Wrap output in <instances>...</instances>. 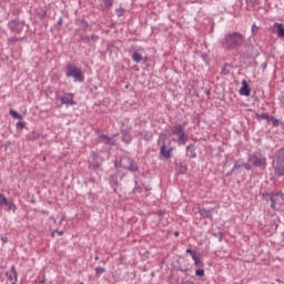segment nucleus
<instances>
[{
    "label": "nucleus",
    "mask_w": 284,
    "mask_h": 284,
    "mask_svg": "<svg viewBox=\"0 0 284 284\" xmlns=\"http://www.w3.org/2000/svg\"><path fill=\"white\" fill-rule=\"evenodd\" d=\"M242 168H243V163H239V161H235L233 165V172H241Z\"/></svg>",
    "instance_id": "obj_27"
},
{
    "label": "nucleus",
    "mask_w": 284,
    "mask_h": 284,
    "mask_svg": "<svg viewBox=\"0 0 284 284\" xmlns=\"http://www.w3.org/2000/svg\"><path fill=\"white\" fill-rule=\"evenodd\" d=\"M262 68L265 70L267 68V63H263Z\"/></svg>",
    "instance_id": "obj_52"
},
{
    "label": "nucleus",
    "mask_w": 284,
    "mask_h": 284,
    "mask_svg": "<svg viewBox=\"0 0 284 284\" xmlns=\"http://www.w3.org/2000/svg\"><path fill=\"white\" fill-rule=\"evenodd\" d=\"M2 243H8V237H1Z\"/></svg>",
    "instance_id": "obj_49"
},
{
    "label": "nucleus",
    "mask_w": 284,
    "mask_h": 284,
    "mask_svg": "<svg viewBox=\"0 0 284 284\" xmlns=\"http://www.w3.org/2000/svg\"><path fill=\"white\" fill-rule=\"evenodd\" d=\"M248 161H251L255 168H266L267 165V159L262 154H250Z\"/></svg>",
    "instance_id": "obj_7"
},
{
    "label": "nucleus",
    "mask_w": 284,
    "mask_h": 284,
    "mask_svg": "<svg viewBox=\"0 0 284 284\" xmlns=\"http://www.w3.org/2000/svg\"><path fill=\"white\" fill-rule=\"evenodd\" d=\"M17 130H22L26 128V121H22V119H19V121L16 124Z\"/></svg>",
    "instance_id": "obj_28"
},
{
    "label": "nucleus",
    "mask_w": 284,
    "mask_h": 284,
    "mask_svg": "<svg viewBox=\"0 0 284 284\" xmlns=\"http://www.w3.org/2000/svg\"><path fill=\"white\" fill-rule=\"evenodd\" d=\"M195 274L196 276H204L205 274L204 266H202V268H196Z\"/></svg>",
    "instance_id": "obj_36"
},
{
    "label": "nucleus",
    "mask_w": 284,
    "mask_h": 284,
    "mask_svg": "<svg viewBox=\"0 0 284 284\" xmlns=\"http://www.w3.org/2000/svg\"><path fill=\"white\" fill-rule=\"evenodd\" d=\"M114 165L115 168H124V170H129L130 172H139L138 163H134L133 159L128 155H122L120 159H115Z\"/></svg>",
    "instance_id": "obj_2"
},
{
    "label": "nucleus",
    "mask_w": 284,
    "mask_h": 284,
    "mask_svg": "<svg viewBox=\"0 0 284 284\" xmlns=\"http://www.w3.org/2000/svg\"><path fill=\"white\" fill-rule=\"evenodd\" d=\"M115 14H118V17H123V14H125L124 8H118L115 10Z\"/></svg>",
    "instance_id": "obj_34"
},
{
    "label": "nucleus",
    "mask_w": 284,
    "mask_h": 284,
    "mask_svg": "<svg viewBox=\"0 0 284 284\" xmlns=\"http://www.w3.org/2000/svg\"><path fill=\"white\" fill-rule=\"evenodd\" d=\"M202 59H203L204 63H206V65H210V61H211L210 54H207L206 52H203Z\"/></svg>",
    "instance_id": "obj_29"
},
{
    "label": "nucleus",
    "mask_w": 284,
    "mask_h": 284,
    "mask_svg": "<svg viewBox=\"0 0 284 284\" xmlns=\"http://www.w3.org/2000/svg\"><path fill=\"white\" fill-rule=\"evenodd\" d=\"M277 153H278V158H280L282 165H284V148H280L277 150Z\"/></svg>",
    "instance_id": "obj_26"
},
{
    "label": "nucleus",
    "mask_w": 284,
    "mask_h": 284,
    "mask_svg": "<svg viewBox=\"0 0 284 284\" xmlns=\"http://www.w3.org/2000/svg\"><path fill=\"white\" fill-rule=\"evenodd\" d=\"M87 40L89 41V38H87V37L81 38V41H87Z\"/></svg>",
    "instance_id": "obj_51"
},
{
    "label": "nucleus",
    "mask_w": 284,
    "mask_h": 284,
    "mask_svg": "<svg viewBox=\"0 0 284 284\" xmlns=\"http://www.w3.org/2000/svg\"><path fill=\"white\" fill-rule=\"evenodd\" d=\"M199 213L203 219H213V210L211 207H199Z\"/></svg>",
    "instance_id": "obj_14"
},
{
    "label": "nucleus",
    "mask_w": 284,
    "mask_h": 284,
    "mask_svg": "<svg viewBox=\"0 0 284 284\" xmlns=\"http://www.w3.org/2000/svg\"><path fill=\"white\" fill-rule=\"evenodd\" d=\"M234 173V168H232L231 170H229V172H226L227 176H231Z\"/></svg>",
    "instance_id": "obj_47"
},
{
    "label": "nucleus",
    "mask_w": 284,
    "mask_h": 284,
    "mask_svg": "<svg viewBox=\"0 0 284 284\" xmlns=\"http://www.w3.org/2000/svg\"><path fill=\"white\" fill-rule=\"evenodd\" d=\"M270 121L274 125V128H278L280 125V119H276V116H270Z\"/></svg>",
    "instance_id": "obj_30"
},
{
    "label": "nucleus",
    "mask_w": 284,
    "mask_h": 284,
    "mask_svg": "<svg viewBox=\"0 0 284 284\" xmlns=\"http://www.w3.org/2000/svg\"><path fill=\"white\" fill-rule=\"evenodd\" d=\"M172 150H173V148H168V145L164 143L163 145H161L160 152H161L162 156H164V159H171Z\"/></svg>",
    "instance_id": "obj_16"
},
{
    "label": "nucleus",
    "mask_w": 284,
    "mask_h": 284,
    "mask_svg": "<svg viewBox=\"0 0 284 284\" xmlns=\"http://www.w3.org/2000/svg\"><path fill=\"white\" fill-rule=\"evenodd\" d=\"M39 136H40V133L36 131L29 132L28 134V139L30 141H36L37 139H39Z\"/></svg>",
    "instance_id": "obj_24"
},
{
    "label": "nucleus",
    "mask_w": 284,
    "mask_h": 284,
    "mask_svg": "<svg viewBox=\"0 0 284 284\" xmlns=\"http://www.w3.org/2000/svg\"><path fill=\"white\" fill-rule=\"evenodd\" d=\"M273 30L277 32L280 37H284V23H274Z\"/></svg>",
    "instance_id": "obj_20"
},
{
    "label": "nucleus",
    "mask_w": 284,
    "mask_h": 284,
    "mask_svg": "<svg viewBox=\"0 0 284 284\" xmlns=\"http://www.w3.org/2000/svg\"><path fill=\"white\" fill-rule=\"evenodd\" d=\"M11 116H13V119H23V114H20L19 112H17V110L11 109L10 112Z\"/></svg>",
    "instance_id": "obj_25"
},
{
    "label": "nucleus",
    "mask_w": 284,
    "mask_h": 284,
    "mask_svg": "<svg viewBox=\"0 0 284 284\" xmlns=\"http://www.w3.org/2000/svg\"><path fill=\"white\" fill-rule=\"evenodd\" d=\"M62 104L65 105H75L74 94L72 92H63L61 97H59Z\"/></svg>",
    "instance_id": "obj_8"
},
{
    "label": "nucleus",
    "mask_w": 284,
    "mask_h": 284,
    "mask_svg": "<svg viewBox=\"0 0 284 284\" xmlns=\"http://www.w3.org/2000/svg\"><path fill=\"white\" fill-rule=\"evenodd\" d=\"M6 275H7V278H9V281H11V284H16L14 275H10V273H6Z\"/></svg>",
    "instance_id": "obj_41"
},
{
    "label": "nucleus",
    "mask_w": 284,
    "mask_h": 284,
    "mask_svg": "<svg viewBox=\"0 0 284 284\" xmlns=\"http://www.w3.org/2000/svg\"><path fill=\"white\" fill-rule=\"evenodd\" d=\"M11 272H12V276H13V280L17 284V278H18V273H17V268H14V266L11 267Z\"/></svg>",
    "instance_id": "obj_38"
},
{
    "label": "nucleus",
    "mask_w": 284,
    "mask_h": 284,
    "mask_svg": "<svg viewBox=\"0 0 284 284\" xmlns=\"http://www.w3.org/2000/svg\"><path fill=\"white\" fill-rule=\"evenodd\" d=\"M143 192L142 185H139V181L135 180V187L133 189V192Z\"/></svg>",
    "instance_id": "obj_35"
},
{
    "label": "nucleus",
    "mask_w": 284,
    "mask_h": 284,
    "mask_svg": "<svg viewBox=\"0 0 284 284\" xmlns=\"http://www.w3.org/2000/svg\"><path fill=\"white\" fill-rule=\"evenodd\" d=\"M257 30H258L257 26H252V32H253V34H256V33H257Z\"/></svg>",
    "instance_id": "obj_44"
},
{
    "label": "nucleus",
    "mask_w": 284,
    "mask_h": 284,
    "mask_svg": "<svg viewBox=\"0 0 284 284\" xmlns=\"http://www.w3.org/2000/svg\"><path fill=\"white\" fill-rule=\"evenodd\" d=\"M40 284H44V280H42V281L40 282Z\"/></svg>",
    "instance_id": "obj_57"
},
{
    "label": "nucleus",
    "mask_w": 284,
    "mask_h": 284,
    "mask_svg": "<svg viewBox=\"0 0 284 284\" xmlns=\"http://www.w3.org/2000/svg\"><path fill=\"white\" fill-rule=\"evenodd\" d=\"M142 52H144V48L141 45H131L129 48V53L135 63H141V61H143Z\"/></svg>",
    "instance_id": "obj_5"
},
{
    "label": "nucleus",
    "mask_w": 284,
    "mask_h": 284,
    "mask_svg": "<svg viewBox=\"0 0 284 284\" xmlns=\"http://www.w3.org/2000/svg\"><path fill=\"white\" fill-rule=\"evenodd\" d=\"M170 133L173 134V141L179 143V145H185L190 139L189 134L185 132V125L182 123H175V125H171Z\"/></svg>",
    "instance_id": "obj_1"
},
{
    "label": "nucleus",
    "mask_w": 284,
    "mask_h": 284,
    "mask_svg": "<svg viewBox=\"0 0 284 284\" xmlns=\"http://www.w3.org/2000/svg\"><path fill=\"white\" fill-rule=\"evenodd\" d=\"M98 37H92V41H98Z\"/></svg>",
    "instance_id": "obj_53"
},
{
    "label": "nucleus",
    "mask_w": 284,
    "mask_h": 284,
    "mask_svg": "<svg viewBox=\"0 0 284 284\" xmlns=\"http://www.w3.org/2000/svg\"><path fill=\"white\" fill-rule=\"evenodd\" d=\"M272 165L274 169V175L278 179L280 176H284V165L282 164L278 151L275 154V161H272Z\"/></svg>",
    "instance_id": "obj_6"
},
{
    "label": "nucleus",
    "mask_w": 284,
    "mask_h": 284,
    "mask_svg": "<svg viewBox=\"0 0 284 284\" xmlns=\"http://www.w3.org/2000/svg\"><path fill=\"white\" fill-rule=\"evenodd\" d=\"M55 232H57L60 236H62V234L64 233L63 230H53L52 236H54Z\"/></svg>",
    "instance_id": "obj_42"
},
{
    "label": "nucleus",
    "mask_w": 284,
    "mask_h": 284,
    "mask_svg": "<svg viewBox=\"0 0 284 284\" xmlns=\"http://www.w3.org/2000/svg\"><path fill=\"white\" fill-rule=\"evenodd\" d=\"M109 184L113 189V192H118L119 176L118 174H110Z\"/></svg>",
    "instance_id": "obj_13"
},
{
    "label": "nucleus",
    "mask_w": 284,
    "mask_h": 284,
    "mask_svg": "<svg viewBox=\"0 0 284 284\" xmlns=\"http://www.w3.org/2000/svg\"><path fill=\"white\" fill-rule=\"evenodd\" d=\"M222 44L227 50L239 48L240 45H243V37H225Z\"/></svg>",
    "instance_id": "obj_4"
},
{
    "label": "nucleus",
    "mask_w": 284,
    "mask_h": 284,
    "mask_svg": "<svg viewBox=\"0 0 284 284\" xmlns=\"http://www.w3.org/2000/svg\"><path fill=\"white\" fill-rule=\"evenodd\" d=\"M106 268H104V266H97L95 267V274H98V276H100V274H103V272H105Z\"/></svg>",
    "instance_id": "obj_33"
},
{
    "label": "nucleus",
    "mask_w": 284,
    "mask_h": 284,
    "mask_svg": "<svg viewBox=\"0 0 284 284\" xmlns=\"http://www.w3.org/2000/svg\"><path fill=\"white\" fill-rule=\"evenodd\" d=\"M174 236H180L179 230H176V231L174 232Z\"/></svg>",
    "instance_id": "obj_50"
},
{
    "label": "nucleus",
    "mask_w": 284,
    "mask_h": 284,
    "mask_svg": "<svg viewBox=\"0 0 284 284\" xmlns=\"http://www.w3.org/2000/svg\"><path fill=\"white\" fill-rule=\"evenodd\" d=\"M65 77L72 78L73 81L83 83L85 77L82 69L75 65V63H68L65 68Z\"/></svg>",
    "instance_id": "obj_3"
},
{
    "label": "nucleus",
    "mask_w": 284,
    "mask_h": 284,
    "mask_svg": "<svg viewBox=\"0 0 284 284\" xmlns=\"http://www.w3.org/2000/svg\"><path fill=\"white\" fill-rule=\"evenodd\" d=\"M229 65H230V63H224V65L221 67L222 74H230V70H227Z\"/></svg>",
    "instance_id": "obj_31"
},
{
    "label": "nucleus",
    "mask_w": 284,
    "mask_h": 284,
    "mask_svg": "<svg viewBox=\"0 0 284 284\" xmlns=\"http://www.w3.org/2000/svg\"><path fill=\"white\" fill-rule=\"evenodd\" d=\"M255 116L257 121H261L262 119H266V121L270 122V119H271L270 114H267L266 112H262V114L256 113Z\"/></svg>",
    "instance_id": "obj_23"
},
{
    "label": "nucleus",
    "mask_w": 284,
    "mask_h": 284,
    "mask_svg": "<svg viewBox=\"0 0 284 284\" xmlns=\"http://www.w3.org/2000/svg\"><path fill=\"white\" fill-rule=\"evenodd\" d=\"M135 136H141L144 141H152L153 134L149 130H138Z\"/></svg>",
    "instance_id": "obj_11"
},
{
    "label": "nucleus",
    "mask_w": 284,
    "mask_h": 284,
    "mask_svg": "<svg viewBox=\"0 0 284 284\" xmlns=\"http://www.w3.org/2000/svg\"><path fill=\"white\" fill-rule=\"evenodd\" d=\"M180 270H181V272H186L187 268H180Z\"/></svg>",
    "instance_id": "obj_54"
},
{
    "label": "nucleus",
    "mask_w": 284,
    "mask_h": 284,
    "mask_svg": "<svg viewBox=\"0 0 284 284\" xmlns=\"http://www.w3.org/2000/svg\"><path fill=\"white\" fill-rule=\"evenodd\" d=\"M100 141L106 145H116L115 136H109V134H100Z\"/></svg>",
    "instance_id": "obj_12"
},
{
    "label": "nucleus",
    "mask_w": 284,
    "mask_h": 284,
    "mask_svg": "<svg viewBox=\"0 0 284 284\" xmlns=\"http://www.w3.org/2000/svg\"><path fill=\"white\" fill-rule=\"evenodd\" d=\"M83 284V283H82Z\"/></svg>",
    "instance_id": "obj_61"
},
{
    "label": "nucleus",
    "mask_w": 284,
    "mask_h": 284,
    "mask_svg": "<svg viewBox=\"0 0 284 284\" xmlns=\"http://www.w3.org/2000/svg\"><path fill=\"white\" fill-rule=\"evenodd\" d=\"M215 236H217L219 241H222L224 234H223V232H217V233L215 234Z\"/></svg>",
    "instance_id": "obj_43"
},
{
    "label": "nucleus",
    "mask_w": 284,
    "mask_h": 284,
    "mask_svg": "<svg viewBox=\"0 0 284 284\" xmlns=\"http://www.w3.org/2000/svg\"><path fill=\"white\" fill-rule=\"evenodd\" d=\"M144 189H145L146 192H149V190H150V187H148V186H145Z\"/></svg>",
    "instance_id": "obj_55"
},
{
    "label": "nucleus",
    "mask_w": 284,
    "mask_h": 284,
    "mask_svg": "<svg viewBox=\"0 0 284 284\" xmlns=\"http://www.w3.org/2000/svg\"><path fill=\"white\" fill-rule=\"evenodd\" d=\"M120 134H122V141H124V143H132L133 135L131 128H120Z\"/></svg>",
    "instance_id": "obj_9"
},
{
    "label": "nucleus",
    "mask_w": 284,
    "mask_h": 284,
    "mask_svg": "<svg viewBox=\"0 0 284 284\" xmlns=\"http://www.w3.org/2000/svg\"><path fill=\"white\" fill-rule=\"evenodd\" d=\"M106 52H109V54H112V52H119V48L114 43H106Z\"/></svg>",
    "instance_id": "obj_22"
},
{
    "label": "nucleus",
    "mask_w": 284,
    "mask_h": 284,
    "mask_svg": "<svg viewBox=\"0 0 284 284\" xmlns=\"http://www.w3.org/2000/svg\"><path fill=\"white\" fill-rule=\"evenodd\" d=\"M272 192H263L262 197L264 201H271Z\"/></svg>",
    "instance_id": "obj_32"
},
{
    "label": "nucleus",
    "mask_w": 284,
    "mask_h": 284,
    "mask_svg": "<svg viewBox=\"0 0 284 284\" xmlns=\"http://www.w3.org/2000/svg\"><path fill=\"white\" fill-rule=\"evenodd\" d=\"M240 94L244 97H250L251 94L250 83H247L246 80L242 81V87L240 88Z\"/></svg>",
    "instance_id": "obj_15"
},
{
    "label": "nucleus",
    "mask_w": 284,
    "mask_h": 284,
    "mask_svg": "<svg viewBox=\"0 0 284 284\" xmlns=\"http://www.w3.org/2000/svg\"><path fill=\"white\" fill-rule=\"evenodd\" d=\"M192 258L194 261V265H196V270H200V267H204V262L201 260V255H197L196 251L192 253Z\"/></svg>",
    "instance_id": "obj_17"
},
{
    "label": "nucleus",
    "mask_w": 284,
    "mask_h": 284,
    "mask_svg": "<svg viewBox=\"0 0 284 284\" xmlns=\"http://www.w3.org/2000/svg\"><path fill=\"white\" fill-rule=\"evenodd\" d=\"M103 3L106 8H111L113 6V0H103Z\"/></svg>",
    "instance_id": "obj_40"
},
{
    "label": "nucleus",
    "mask_w": 284,
    "mask_h": 284,
    "mask_svg": "<svg viewBox=\"0 0 284 284\" xmlns=\"http://www.w3.org/2000/svg\"><path fill=\"white\" fill-rule=\"evenodd\" d=\"M6 205V196L0 192V206Z\"/></svg>",
    "instance_id": "obj_39"
},
{
    "label": "nucleus",
    "mask_w": 284,
    "mask_h": 284,
    "mask_svg": "<svg viewBox=\"0 0 284 284\" xmlns=\"http://www.w3.org/2000/svg\"><path fill=\"white\" fill-rule=\"evenodd\" d=\"M280 199H284V194H281V192H271L270 201H271V207L273 210H276V205Z\"/></svg>",
    "instance_id": "obj_10"
},
{
    "label": "nucleus",
    "mask_w": 284,
    "mask_h": 284,
    "mask_svg": "<svg viewBox=\"0 0 284 284\" xmlns=\"http://www.w3.org/2000/svg\"><path fill=\"white\" fill-rule=\"evenodd\" d=\"M89 168L92 170H98L100 168V163L95 161L94 163H89Z\"/></svg>",
    "instance_id": "obj_37"
},
{
    "label": "nucleus",
    "mask_w": 284,
    "mask_h": 284,
    "mask_svg": "<svg viewBox=\"0 0 284 284\" xmlns=\"http://www.w3.org/2000/svg\"><path fill=\"white\" fill-rule=\"evenodd\" d=\"M186 254H191V256H192V258H193L194 251H192V248H187V250H186Z\"/></svg>",
    "instance_id": "obj_46"
},
{
    "label": "nucleus",
    "mask_w": 284,
    "mask_h": 284,
    "mask_svg": "<svg viewBox=\"0 0 284 284\" xmlns=\"http://www.w3.org/2000/svg\"><path fill=\"white\" fill-rule=\"evenodd\" d=\"M4 205H7L8 210H12L13 212H17V204L14 203V201L9 200L7 196H6Z\"/></svg>",
    "instance_id": "obj_21"
},
{
    "label": "nucleus",
    "mask_w": 284,
    "mask_h": 284,
    "mask_svg": "<svg viewBox=\"0 0 284 284\" xmlns=\"http://www.w3.org/2000/svg\"><path fill=\"white\" fill-rule=\"evenodd\" d=\"M207 284H210V283H207Z\"/></svg>",
    "instance_id": "obj_60"
},
{
    "label": "nucleus",
    "mask_w": 284,
    "mask_h": 284,
    "mask_svg": "<svg viewBox=\"0 0 284 284\" xmlns=\"http://www.w3.org/2000/svg\"><path fill=\"white\" fill-rule=\"evenodd\" d=\"M186 154L191 156V159H196L197 152H196V145L194 143H190L186 145Z\"/></svg>",
    "instance_id": "obj_18"
},
{
    "label": "nucleus",
    "mask_w": 284,
    "mask_h": 284,
    "mask_svg": "<svg viewBox=\"0 0 284 284\" xmlns=\"http://www.w3.org/2000/svg\"><path fill=\"white\" fill-rule=\"evenodd\" d=\"M19 30H18V28L16 29V32H18Z\"/></svg>",
    "instance_id": "obj_58"
},
{
    "label": "nucleus",
    "mask_w": 284,
    "mask_h": 284,
    "mask_svg": "<svg viewBox=\"0 0 284 284\" xmlns=\"http://www.w3.org/2000/svg\"><path fill=\"white\" fill-rule=\"evenodd\" d=\"M187 284H194V282H191V280H190V282H187Z\"/></svg>",
    "instance_id": "obj_56"
},
{
    "label": "nucleus",
    "mask_w": 284,
    "mask_h": 284,
    "mask_svg": "<svg viewBox=\"0 0 284 284\" xmlns=\"http://www.w3.org/2000/svg\"><path fill=\"white\" fill-rule=\"evenodd\" d=\"M99 257H95V261H98Z\"/></svg>",
    "instance_id": "obj_59"
},
{
    "label": "nucleus",
    "mask_w": 284,
    "mask_h": 284,
    "mask_svg": "<svg viewBox=\"0 0 284 284\" xmlns=\"http://www.w3.org/2000/svg\"><path fill=\"white\" fill-rule=\"evenodd\" d=\"M175 169L179 174H186L187 165H184L182 161H176Z\"/></svg>",
    "instance_id": "obj_19"
},
{
    "label": "nucleus",
    "mask_w": 284,
    "mask_h": 284,
    "mask_svg": "<svg viewBox=\"0 0 284 284\" xmlns=\"http://www.w3.org/2000/svg\"><path fill=\"white\" fill-rule=\"evenodd\" d=\"M14 41H19V39L18 38H10L9 39V42L11 43V42H14Z\"/></svg>",
    "instance_id": "obj_48"
},
{
    "label": "nucleus",
    "mask_w": 284,
    "mask_h": 284,
    "mask_svg": "<svg viewBox=\"0 0 284 284\" xmlns=\"http://www.w3.org/2000/svg\"><path fill=\"white\" fill-rule=\"evenodd\" d=\"M242 165H244V168L246 169V170H251V164L250 163H242Z\"/></svg>",
    "instance_id": "obj_45"
}]
</instances>
